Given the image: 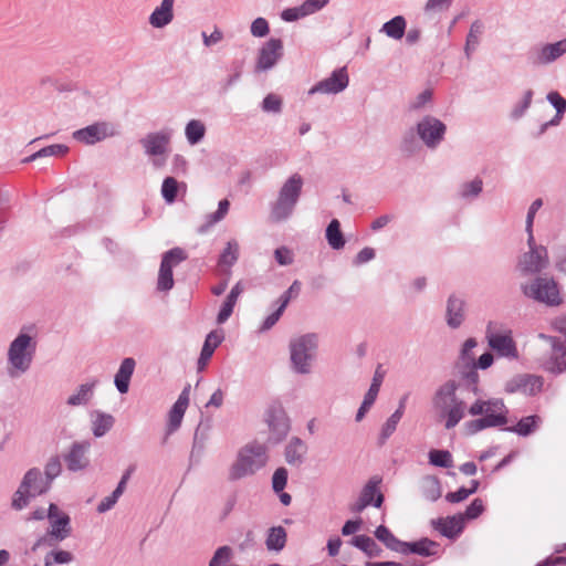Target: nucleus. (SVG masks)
Instances as JSON below:
<instances>
[{
	"label": "nucleus",
	"instance_id": "nucleus-1",
	"mask_svg": "<svg viewBox=\"0 0 566 566\" xmlns=\"http://www.w3.org/2000/svg\"><path fill=\"white\" fill-rule=\"evenodd\" d=\"M36 352V342L25 333H20L9 345L8 369L10 378L25 374L32 365Z\"/></svg>",
	"mask_w": 566,
	"mask_h": 566
},
{
	"label": "nucleus",
	"instance_id": "nucleus-2",
	"mask_svg": "<svg viewBox=\"0 0 566 566\" xmlns=\"http://www.w3.org/2000/svg\"><path fill=\"white\" fill-rule=\"evenodd\" d=\"M521 291L526 298L547 307H557L564 301L559 283L546 274L537 275L531 282L522 284Z\"/></svg>",
	"mask_w": 566,
	"mask_h": 566
},
{
	"label": "nucleus",
	"instance_id": "nucleus-3",
	"mask_svg": "<svg viewBox=\"0 0 566 566\" xmlns=\"http://www.w3.org/2000/svg\"><path fill=\"white\" fill-rule=\"evenodd\" d=\"M303 189V179H286L277 192V197L270 203V219L280 223L289 220L297 206Z\"/></svg>",
	"mask_w": 566,
	"mask_h": 566
},
{
	"label": "nucleus",
	"instance_id": "nucleus-4",
	"mask_svg": "<svg viewBox=\"0 0 566 566\" xmlns=\"http://www.w3.org/2000/svg\"><path fill=\"white\" fill-rule=\"evenodd\" d=\"M51 488L52 484L43 476L39 468L29 469L12 496V509L15 511L25 509L31 500L46 494Z\"/></svg>",
	"mask_w": 566,
	"mask_h": 566
},
{
	"label": "nucleus",
	"instance_id": "nucleus-5",
	"mask_svg": "<svg viewBox=\"0 0 566 566\" xmlns=\"http://www.w3.org/2000/svg\"><path fill=\"white\" fill-rule=\"evenodd\" d=\"M266 464V454L264 447L260 444H250L242 448L235 462L229 470V481H238L248 475H253Z\"/></svg>",
	"mask_w": 566,
	"mask_h": 566
},
{
	"label": "nucleus",
	"instance_id": "nucleus-6",
	"mask_svg": "<svg viewBox=\"0 0 566 566\" xmlns=\"http://www.w3.org/2000/svg\"><path fill=\"white\" fill-rule=\"evenodd\" d=\"M485 402L486 415L464 423L468 436H474L488 428L502 427L509 422V409L503 399L490 398Z\"/></svg>",
	"mask_w": 566,
	"mask_h": 566
},
{
	"label": "nucleus",
	"instance_id": "nucleus-7",
	"mask_svg": "<svg viewBox=\"0 0 566 566\" xmlns=\"http://www.w3.org/2000/svg\"><path fill=\"white\" fill-rule=\"evenodd\" d=\"M317 348V335L308 333L291 340V364L296 374L305 375L311 371V360Z\"/></svg>",
	"mask_w": 566,
	"mask_h": 566
},
{
	"label": "nucleus",
	"instance_id": "nucleus-8",
	"mask_svg": "<svg viewBox=\"0 0 566 566\" xmlns=\"http://www.w3.org/2000/svg\"><path fill=\"white\" fill-rule=\"evenodd\" d=\"M171 135L170 129H161L148 133L139 140L145 155L151 158V165L155 168H161L166 165Z\"/></svg>",
	"mask_w": 566,
	"mask_h": 566
},
{
	"label": "nucleus",
	"instance_id": "nucleus-9",
	"mask_svg": "<svg viewBox=\"0 0 566 566\" xmlns=\"http://www.w3.org/2000/svg\"><path fill=\"white\" fill-rule=\"evenodd\" d=\"M187 258L186 251L179 247L172 248L163 254L157 279L158 291L168 292L174 287L172 269Z\"/></svg>",
	"mask_w": 566,
	"mask_h": 566
},
{
	"label": "nucleus",
	"instance_id": "nucleus-10",
	"mask_svg": "<svg viewBox=\"0 0 566 566\" xmlns=\"http://www.w3.org/2000/svg\"><path fill=\"white\" fill-rule=\"evenodd\" d=\"M420 140L431 149L437 148L444 139L447 125L432 115L423 116L416 125Z\"/></svg>",
	"mask_w": 566,
	"mask_h": 566
},
{
	"label": "nucleus",
	"instance_id": "nucleus-11",
	"mask_svg": "<svg viewBox=\"0 0 566 566\" xmlns=\"http://www.w3.org/2000/svg\"><path fill=\"white\" fill-rule=\"evenodd\" d=\"M265 421L270 430L269 443L282 442L291 429L290 419L284 408L279 403L271 405L266 410Z\"/></svg>",
	"mask_w": 566,
	"mask_h": 566
},
{
	"label": "nucleus",
	"instance_id": "nucleus-12",
	"mask_svg": "<svg viewBox=\"0 0 566 566\" xmlns=\"http://www.w3.org/2000/svg\"><path fill=\"white\" fill-rule=\"evenodd\" d=\"M349 76L346 66L335 69L328 77L314 84L307 92L314 94H338L347 88Z\"/></svg>",
	"mask_w": 566,
	"mask_h": 566
},
{
	"label": "nucleus",
	"instance_id": "nucleus-13",
	"mask_svg": "<svg viewBox=\"0 0 566 566\" xmlns=\"http://www.w3.org/2000/svg\"><path fill=\"white\" fill-rule=\"evenodd\" d=\"M349 76L346 66L335 69L328 77L314 84L307 92L314 94H338L347 88Z\"/></svg>",
	"mask_w": 566,
	"mask_h": 566
},
{
	"label": "nucleus",
	"instance_id": "nucleus-14",
	"mask_svg": "<svg viewBox=\"0 0 566 566\" xmlns=\"http://www.w3.org/2000/svg\"><path fill=\"white\" fill-rule=\"evenodd\" d=\"M493 322L486 326V339L489 346L496 352L500 357L516 359L518 352L512 336V331L507 329L504 334L492 332Z\"/></svg>",
	"mask_w": 566,
	"mask_h": 566
},
{
	"label": "nucleus",
	"instance_id": "nucleus-15",
	"mask_svg": "<svg viewBox=\"0 0 566 566\" xmlns=\"http://www.w3.org/2000/svg\"><path fill=\"white\" fill-rule=\"evenodd\" d=\"M50 528L48 535L56 542H62L72 534L71 517L59 510L57 505L50 503L48 507Z\"/></svg>",
	"mask_w": 566,
	"mask_h": 566
},
{
	"label": "nucleus",
	"instance_id": "nucleus-16",
	"mask_svg": "<svg viewBox=\"0 0 566 566\" xmlns=\"http://www.w3.org/2000/svg\"><path fill=\"white\" fill-rule=\"evenodd\" d=\"M283 56V41L280 38H270L259 50L255 72H265L275 66Z\"/></svg>",
	"mask_w": 566,
	"mask_h": 566
},
{
	"label": "nucleus",
	"instance_id": "nucleus-17",
	"mask_svg": "<svg viewBox=\"0 0 566 566\" xmlns=\"http://www.w3.org/2000/svg\"><path fill=\"white\" fill-rule=\"evenodd\" d=\"M115 135L113 126L107 122H95L73 132V138L85 145H95Z\"/></svg>",
	"mask_w": 566,
	"mask_h": 566
},
{
	"label": "nucleus",
	"instance_id": "nucleus-18",
	"mask_svg": "<svg viewBox=\"0 0 566 566\" xmlns=\"http://www.w3.org/2000/svg\"><path fill=\"white\" fill-rule=\"evenodd\" d=\"M543 377L532 374H520L505 382L504 390L507 394L522 392L527 396H535L543 389Z\"/></svg>",
	"mask_w": 566,
	"mask_h": 566
},
{
	"label": "nucleus",
	"instance_id": "nucleus-19",
	"mask_svg": "<svg viewBox=\"0 0 566 566\" xmlns=\"http://www.w3.org/2000/svg\"><path fill=\"white\" fill-rule=\"evenodd\" d=\"M91 442L87 440L75 441L71 444L69 452L64 454V461L70 472H78L85 470L90 465L87 452Z\"/></svg>",
	"mask_w": 566,
	"mask_h": 566
},
{
	"label": "nucleus",
	"instance_id": "nucleus-20",
	"mask_svg": "<svg viewBox=\"0 0 566 566\" xmlns=\"http://www.w3.org/2000/svg\"><path fill=\"white\" fill-rule=\"evenodd\" d=\"M541 336L549 340L553 350L552 356L544 364V369L554 375L566 371V345L562 338L544 334Z\"/></svg>",
	"mask_w": 566,
	"mask_h": 566
},
{
	"label": "nucleus",
	"instance_id": "nucleus-21",
	"mask_svg": "<svg viewBox=\"0 0 566 566\" xmlns=\"http://www.w3.org/2000/svg\"><path fill=\"white\" fill-rule=\"evenodd\" d=\"M547 250L544 247L531 248L523 254L518 262V269L523 275L539 273L547 266Z\"/></svg>",
	"mask_w": 566,
	"mask_h": 566
},
{
	"label": "nucleus",
	"instance_id": "nucleus-22",
	"mask_svg": "<svg viewBox=\"0 0 566 566\" xmlns=\"http://www.w3.org/2000/svg\"><path fill=\"white\" fill-rule=\"evenodd\" d=\"M465 306L467 303L462 297L454 293L449 295L446 306V323L450 328L457 329L463 324Z\"/></svg>",
	"mask_w": 566,
	"mask_h": 566
},
{
	"label": "nucleus",
	"instance_id": "nucleus-23",
	"mask_svg": "<svg viewBox=\"0 0 566 566\" xmlns=\"http://www.w3.org/2000/svg\"><path fill=\"white\" fill-rule=\"evenodd\" d=\"M191 386L187 384L181 390L178 399L172 405L169 411L167 431L168 433L175 432L181 424L182 418L189 405V395H190Z\"/></svg>",
	"mask_w": 566,
	"mask_h": 566
},
{
	"label": "nucleus",
	"instance_id": "nucleus-24",
	"mask_svg": "<svg viewBox=\"0 0 566 566\" xmlns=\"http://www.w3.org/2000/svg\"><path fill=\"white\" fill-rule=\"evenodd\" d=\"M431 525L434 530L439 531V533L449 538H457L463 531V515L461 513L448 516L447 518H436L431 521Z\"/></svg>",
	"mask_w": 566,
	"mask_h": 566
},
{
	"label": "nucleus",
	"instance_id": "nucleus-25",
	"mask_svg": "<svg viewBox=\"0 0 566 566\" xmlns=\"http://www.w3.org/2000/svg\"><path fill=\"white\" fill-rule=\"evenodd\" d=\"M224 340V332L223 329H213L207 334L200 356L197 361V368L199 371L203 370L212 357L214 350L221 345Z\"/></svg>",
	"mask_w": 566,
	"mask_h": 566
},
{
	"label": "nucleus",
	"instance_id": "nucleus-26",
	"mask_svg": "<svg viewBox=\"0 0 566 566\" xmlns=\"http://www.w3.org/2000/svg\"><path fill=\"white\" fill-rule=\"evenodd\" d=\"M175 0H161L148 18L149 24L155 29H163L174 20Z\"/></svg>",
	"mask_w": 566,
	"mask_h": 566
},
{
	"label": "nucleus",
	"instance_id": "nucleus-27",
	"mask_svg": "<svg viewBox=\"0 0 566 566\" xmlns=\"http://www.w3.org/2000/svg\"><path fill=\"white\" fill-rule=\"evenodd\" d=\"M459 385L455 380H448L441 385L434 392L432 403L436 409L441 411L447 410L448 401L453 403L459 398L457 397V390Z\"/></svg>",
	"mask_w": 566,
	"mask_h": 566
},
{
	"label": "nucleus",
	"instance_id": "nucleus-28",
	"mask_svg": "<svg viewBox=\"0 0 566 566\" xmlns=\"http://www.w3.org/2000/svg\"><path fill=\"white\" fill-rule=\"evenodd\" d=\"M98 384L99 380L97 378H91L88 381L81 384L76 391L67 398L66 405L70 407L87 405L93 398Z\"/></svg>",
	"mask_w": 566,
	"mask_h": 566
},
{
	"label": "nucleus",
	"instance_id": "nucleus-29",
	"mask_svg": "<svg viewBox=\"0 0 566 566\" xmlns=\"http://www.w3.org/2000/svg\"><path fill=\"white\" fill-rule=\"evenodd\" d=\"M136 361L132 357L124 358L114 376V385L119 394H126L129 389L130 378L134 374Z\"/></svg>",
	"mask_w": 566,
	"mask_h": 566
},
{
	"label": "nucleus",
	"instance_id": "nucleus-30",
	"mask_svg": "<svg viewBox=\"0 0 566 566\" xmlns=\"http://www.w3.org/2000/svg\"><path fill=\"white\" fill-rule=\"evenodd\" d=\"M381 483V479L378 476H373L368 480V482L363 486L360 491V499L367 502L368 505H371L376 509L381 507L384 503V494L379 490V485Z\"/></svg>",
	"mask_w": 566,
	"mask_h": 566
},
{
	"label": "nucleus",
	"instance_id": "nucleus-31",
	"mask_svg": "<svg viewBox=\"0 0 566 566\" xmlns=\"http://www.w3.org/2000/svg\"><path fill=\"white\" fill-rule=\"evenodd\" d=\"M566 53V39L544 44L534 63L549 64Z\"/></svg>",
	"mask_w": 566,
	"mask_h": 566
},
{
	"label": "nucleus",
	"instance_id": "nucleus-32",
	"mask_svg": "<svg viewBox=\"0 0 566 566\" xmlns=\"http://www.w3.org/2000/svg\"><path fill=\"white\" fill-rule=\"evenodd\" d=\"M542 423V418L531 415L521 418L516 424L503 428V431L516 433L520 437H528L535 432Z\"/></svg>",
	"mask_w": 566,
	"mask_h": 566
},
{
	"label": "nucleus",
	"instance_id": "nucleus-33",
	"mask_svg": "<svg viewBox=\"0 0 566 566\" xmlns=\"http://www.w3.org/2000/svg\"><path fill=\"white\" fill-rule=\"evenodd\" d=\"M439 546V543L428 537H422L415 542H407L405 555L415 554L422 557L434 556L437 555Z\"/></svg>",
	"mask_w": 566,
	"mask_h": 566
},
{
	"label": "nucleus",
	"instance_id": "nucleus-34",
	"mask_svg": "<svg viewBox=\"0 0 566 566\" xmlns=\"http://www.w3.org/2000/svg\"><path fill=\"white\" fill-rule=\"evenodd\" d=\"M306 446L304 441L297 437H293L285 447L284 457L290 465L300 467L304 462Z\"/></svg>",
	"mask_w": 566,
	"mask_h": 566
},
{
	"label": "nucleus",
	"instance_id": "nucleus-35",
	"mask_svg": "<svg viewBox=\"0 0 566 566\" xmlns=\"http://www.w3.org/2000/svg\"><path fill=\"white\" fill-rule=\"evenodd\" d=\"M115 418L101 410L92 412V433L95 438L104 437L114 426Z\"/></svg>",
	"mask_w": 566,
	"mask_h": 566
},
{
	"label": "nucleus",
	"instance_id": "nucleus-36",
	"mask_svg": "<svg viewBox=\"0 0 566 566\" xmlns=\"http://www.w3.org/2000/svg\"><path fill=\"white\" fill-rule=\"evenodd\" d=\"M70 151V148L67 145L64 144H52L49 146H44L38 151L27 156L21 160L22 164H29L33 163L38 159L49 158L52 156L55 157H63Z\"/></svg>",
	"mask_w": 566,
	"mask_h": 566
},
{
	"label": "nucleus",
	"instance_id": "nucleus-37",
	"mask_svg": "<svg viewBox=\"0 0 566 566\" xmlns=\"http://www.w3.org/2000/svg\"><path fill=\"white\" fill-rule=\"evenodd\" d=\"M286 539L287 533L283 526H272L268 530L265 546L268 551L281 552L286 545Z\"/></svg>",
	"mask_w": 566,
	"mask_h": 566
},
{
	"label": "nucleus",
	"instance_id": "nucleus-38",
	"mask_svg": "<svg viewBox=\"0 0 566 566\" xmlns=\"http://www.w3.org/2000/svg\"><path fill=\"white\" fill-rule=\"evenodd\" d=\"M483 32L484 23L479 19L474 20L470 25V30L465 39L464 53L468 59H470L472 53L478 49L480 44V36Z\"/></svg>",
	"mask_w": 566,
	"mask_h": 566
},
{
	"label": "nucleus",
	"instance_id": "nucleus-39",
	"mask_svg": "<svg viewBox=\"0 0 566 566\" xmlns=\"http://www.w3.org/2000/svg\"><path fill=\"white\" fill-rule=\"evenodd\" d=\"M187 186L185 182H178V179H164L161 185V196L167 205H172L179 193H186Z\"/></svg>",
	"mask_w": 566,
	"mask_h": 566
},
{
	"label": "nucleus",
	"instance_id": "nucleus-40",
	"mask_svg": "<svg viewBox=\"0 0 566 566\" xmlns=\"http://www.w3.org/2000/svg\"><path fill=\"white\" fill-rule=\"evenodd\" d=\"M407 21L403 15H396L385 22L380 29L388 38L400 40L406 32Z\"/></svg>",
	"mask_w": 566,
	"mask_h": 566
},
{
	"label": "nucleus",
	"instance_id": "nucleus-41",
	"mask_svg": "<svg viewBox=\"0 0 566 566\" xmlns=\"http://www.w3.org/2000/svg\"><path fill=\"white\" fill-rule=\"evenodd\" d=\"M325 238L328 245L333 250H340L345 247V238L340 230V222L337 219H332L325 230Z\"/></svg>",
	"mask_w": 566,
	"mask_h": 566
},
{
	"label": "nucleus",
	"instance_id": "nucleus-42",
	"mask_svg": "<svg viewBox=\"0 0 566 566\" xmlns=\"http://www.w3.org/2000/svg\"><path fill=\"white\" fill-rule=\"evenodd\" d=\"M206 126L200 119H190L185 127V135L189 145L200 144L206 136Z\"/></svg>",
	"mask_w": 566,
	"mask_h": 566
},
{
	"label": "nucleus",
	"instance_id": "nucleus-43",
	"mask_svg": "<svg viewBox=\"0 0 566 566\" xmlns=\"http://www.w3.org/2000/svg\"><path fill=\"white\" fill-rule=\"evenodd\" d=\"M350 544L364 552L368 557H377L382 552L376 542L365 534L354 536Z\"/></svg>",
	"mask_w": 566,
	"mask_h": 566
},
{
	"label": "nucleus",
	"instance_id": "nucleus-44",
	"mask_svg": "<svg viewBox=\"0 0 566 566\" xmlns=\"http://www.w3.org/2000/svg\"><path fill=\"white\" fill-rule=\"evenodd\" d=\"M417 130L408 129L401 137L399 150L405 156H412L421 149Z\"/></svg>",
	"mask_w": 566,
	"mask_h": 566
},
{
	"label": "nucleus",
	"instance_id": "nucleus-45",
	"mask_svg": "<svg viewBox=\"0 0 566 566\" xmlns=\"http://www.w3.org/2000/svg\"><path fill=\"white\" fill-rule=\"evenodd\" d=\"M240 255V247L237 240H230L227 242L226 248L219 255L218 264L220 266H233Z\"/></svg>",
	"mask_w": 566,
	"mask_h": 566
},
{
	"label": "nucleus",
	"instance_id": "nucleus-46",
	"mask_svg": "<svg viewBox=\"0 0 566 566\" xmlns=\"http://www.w3.org/2000/svg\"><path fill=\"white\" fill-rule=\"evenodd\" d=\"M244 63V59H234L231 61L229 65L230 74L221 84V91L223 93L228 92L234 84L239 82L243 73Z\"/></svg>",
	"mask_w": 566,
	"mask_h": 566
},
{
	"label": "nucleus",
	"instance_id": "nucleus-47",
	"mask_svg": "<svg viewBox=\"0 0 566 566\" xmlns=\"http://www.w3.org/2000/svg\"><path fill=\"white\" fill-rule=\"evenodd\" d=\"M402 415L400 410H395L391 416L384 423L379 437L378 444L384 446L387 440L391 437V434L396 431L399 421L401 420Z\"/></svg>",
	"mask_w": 566,
	"mask_h": 566
},
{
	"label": "nucleus",
	"instance_id": "nucleus-48",
	"mask_svg": "<svg viewBox=\"0 0 566 566\" xmlns=\"http://www.w3.org/2000/svg\"><path fill=\"white\" fill-rule=\"evenodd\" d=\"M465 403L463 400L458 399L451 407L447 409V420L444 423L446 429L454 428L464 417Z\"/></svg>",
	"mask_w": 566,
	"mask_h": 566
},
{
	"label": "nucleus",
	"instance_id": "nucleus-49",
	"mask_svg": "<svg viewBox=\"0 0 566 566\" xmlns=\"http://www.w3.org/2000/svg\"><path fill=\"white\" fill-rule=\"evenodd\" d=\"M429 463L437 468L450 469L453 467V458L450 451L432 449L429 451Z\"/></svg>",
	"mask_w": 566,
	"mask_h": 566
},
{
	"label": "nucleus",
	"instance_id": "nucleus-50",
	"mask_svg": "<svg viewBox=\"0 0 566 566\" xmlns=\"http://www.w3.org/2000/svg\"><path fill=\"white\" fill-rule=\"evenodd\" d=\"M422 495L430 502H436L441 497V484L437 476H426L423 480Z\"/></svg>",
	"mask_w": 566,
	"mask_h": 566
},
{
	"label": "nucleus",
	"instance_id": "nucleus-51",
	"mask_svg": "<svg viewBox=\"0 0 566 566\" xmlns=\"http://www.w3.org/2000/svg\"><path fill=\"white\" fill-rule=\"evenodd\" d=\"M461 377L463 380H465V385L468 390L473 392L474 395H478L480 392L479 388V374L476 371V368H474L471 364H467L463 366V369L460 370Z\"/></svg>",
	"mask_w": 566,
	"mask_h": 566
},
{
	"label": "nucleus",
	"instance_id": "nucleus-52",
	"mask_svg": "<svg viewBox=\"0 0 566 566\" xmlns=\"http://www.w3.org/2000/svg\"><path fill=\"white\" fill-rule=\"evenodd\" d=\"M483 189L482 179H472L469 182H464L459 191V196L464 200L476 198Z\"/></svg>",
	"mask_w": 566,
	"mask_h": 566
},
{
	"label": "nucleus",
	"instance_id": "nucleus-53",
	"mask_svg": "<svg viewBox=\"0 0 566 566\" xmlns=\"http://www.w3.org/2000/svg\"><path fill=\"white\" fill-rule=\"evenodd\" d=\"M283 99L280 95L269 93L261 103V109L265 113L279 114L282 112Z\"/></svg>",
	"mask_w": 566,
	"mask_h": 566
},
{
	"label": "nucleus",
	"instance_id": "nucleus-54",
	"mask_svg": "<svg viewBox=\"0 0 566 566\" xmlns=\"http://www.w3.org/2000/svg\"><path fill=\"white\" fill-rule=\"evenodd\" d=\"M62 463L59 455L51 457L44 465L43 476L52 484L61 474Z\"/></svg>",
	"mask_w": 566,
	"mask_h": 566
},
{
	"label": "nucleus",
	"instance_id": "nucleus-55",
	"mask_svg": "<svg viewBox=\"0 0 566 566\" xmlns=\"http://www.w3.org/2000/svg\"><path fill=\"white\" fill-rule=\"evenodd\" d=\"M533 95L534 92L532 90L525 91L522 101H520L511 112L512 119H520L521 117H523V115L525 114V112L527 111L532 103Z\"/></svg>",
	"mask_w": 566,
	"mask_h": 566
},
{
	"label": "nucleus",
	"instance_id": "nucleus-56",
	"mask_svg": "<svg viewBox=\"0 0 566 566\" xmlns=\"http://www.w3.org/2000/svg\"><path fill=\"white\" fill-rule=\"evenodd\" d=\"M302 283L298 280H295L290 287L279 297L276 301L279 306L284 311L292 298H295L301 293Z\"/></svg>",
	"mask_w": 566,
	"mask_h": 566
},
{
	"label": "nucleus",
	"instance_id": "nucleus-57",
	"mask_svg": "<svg viewBox=\"0 0 566 566\" xmlns=\"http://www.w3.org/2000/svg\"><path fill=\"white\" fill-rule=\"evenodd\" d=\"M232 549L229 546H220L214 552L212 558L209 562L208 566H224L231 560Z\"/></svg>",
	"mask_w": 566,
	"mask_h": 566
},
{
	"label": "nucleus",
	"instance_id": "nucleus-58",
	"mask_svg": "<svg viewBox=\"0 0 566 566\" xmlns=\"http://www.w3.org/2000/svg\"><path fill=\"white\" fill-rule=\"evenodd\" d=\"M289 472L284 467L277 468L272 476V489L275 493L282 492L287 484Z\"/></svg>",
	"mask_w": 566,
	"mask_h": 566
},
{
	"label": "nucleus",
	"instance_id": "nucleus-59",
	"mask_svg": "<svg viewBox=\"0 0 566 566\" xmlns=\"http://www.w3.org/2000/svg\"><path fill=\"white\" fill-rule=\"evenodd\" d=\"M280 17L285 22H295L302 18L307 17L303 4L297 7L285 8L281 11Z\"/></svg>",
	"mask_w": 566,
	"mask_h": 566
},
{
	"label": "nucleus",
	"instance_id": "nucleus-60",
	"mask_svg": "<svg viewBox=\"0 0 566 566\" xmlns=\"http://www.w3.org/2000/svg\"><path fill=\"white\" fill-rule=\"evenodd\" d=\"M250 32L255 38H264L270 33V24L265 18L254 19L250 25Z\"/></svg>",
	"mask_w": 566,
	"mask_h": 566
},
{
	"label": "nucleus",
	"instance_id": "nucleus-61",
	"mask_svg": "<svg viewBox=\"0 0 566 566\" xmlns=\"http://www.w3.org/2000/svg\"><path fill=\"white\" fill-rule=\"evenodd\" d=\"M235 304H237V300L227 295L226 301L221 305L220 311L217 315L218 324H223L229 319V317L233 313V308H234Z\"/></svg>",
	"mask_w": 566,
	"mask_h": 566
},
{
	"label": "nucleus",
	"instance_id": "nucleus-62",
	"mask_svg": "<svg viewBox=\"0 0 566 566\" xmlns=\"http://www.w3.org/2000/svg\"><path fill=\"white\" fill-rule=\"evenodd\" d=\"M484 503L481 499L476 497L474 499L470 505L465 509V512L463 515V521L467 520H474L478 518L483 512H484Z\"/></svg>",
	"mask_w": 566,
	"mask_h": 566
},
{
	"label": "nucleus",
	"instance_id": "nucleus-63",
	"mask_svg": "<svg viewBox=\"0 0 566 566\" xmlns=\"http://www.w3.org/2000/svg\"><path fill=\"white\" fill-rule=\"evenodd\" d=\"M274 259L279 265L286 266L294 262V254L291 249L282 245L274 250Z\"/></svg>",
	"mask_w": 566,
	"mask_h": 566
},
{
	"label": "nucleus",
	"instance_id": "nucleus-64",
	"mask_svg": "<svg viewBox=\"0 0 566 566\" xmlns=\"http://www.w3.org/2000/svg\"><path fill=\"white\" fill-rule=\"evenodd\" d=\"M547 102L555 108L556 113H566V99L557 92L551 91L546 95Z\"/></svg>",
	"mask_w": 566,
	"mask_h": 566
}]
</instances>
